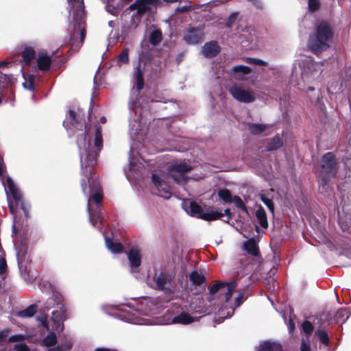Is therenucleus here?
Here are the masks:
<instances>
[{
	"label": "nucleus",
	"instance_id": "36",
	"mask_svg": "<svg viewBox=\"0 0 351 351\" xmlns=\"http://www.w3.org/2000/svg\"><path fill=\"white\" fill-rule=\"evenodd\" d=\"M315 335L318 337L320 342L324 345L328 346L329 343V339L328 333L324 330H318L315 332Z\"/></svg>",
	"mask_w": 351,
	"mask_h": 351
},
{
	"label": "nucleus",
	"instance_id": "41",
	"mask_svg": "<svg viewBox=\"0 0 351 351\" xmlns=\"http://www.w3.org/2000/svg\"><path fill=\"white\" fill-rule=\"evenodd\" d=\"M218 195L221 199H222L224 202H231L232 197L230 192L227 189H221L218 192Z\"/></svg>",
	"mask_w": 351,
	"mask_h": 351
},
{
	"label": "nucleus",
	"instance_id": "17",
	"mask_svg": "<svg viewBox=\"0 0 351 351\" xmlns=\"http://www.w3.org/2000/svg\"><path fill=\"white\" fill-rule=\"evenodd\" d=\"M135 69L136 89L133 88L132 90V97L129 102V108L130 109L134 108L135 105V101L134 100L133 97H136L138 95L140 90H141L143 88L144 85L142 71H141L139 67H137Z\"/></svg>",
	"mask_w": 351,
	"mask_h": 351
},
{
	"label": "nucleus",
	"instance_id": "43",
	"mask_svg": "<svg viewBox=\"0 0 351 351\" xmlns=\"http://www.w3.org/2000/svg\"><path fill=\"white\" fill-rule=\"evenodd\" d=\"M232 202L235 204L237 207L239 208L247 211L246 207L245 206L244 203L243 202L242 199L239 196H234Z\"/></svg>",
	"mask_w": 351,
	"mask_h": 351
},
{
	"label": "nucleus",
	"instance_id": "40",
	"mask_svg": "<svg viewBox=\"0 0 351 351\" xmlns=\"http://www.w3.org/2000/svg\"><path fill=\"white\" fill-rule=\"evenodd\" d=\"M161 39L162 34L161 32L158 30L154 31L151 33L149 36V41L154 45L158 44L160 42Z\"/></svg>",
	"mask_w": 351,
	"mask_h": 351
},
{
	"label": "nucleus",
	"instance_id": "59",
	"mask_svg": "<svg viewBox=\"0 0 351 351\" xmlns=\"http://www.w3.org/2000/svg\"><path fill=\"white\" fill-rule=\"evenodd\" d=\"M236 17H237L236 13L232 14L228 19V23H232L234 21V19H236Z\"/></svg>",
	"mask_w": 351,
	"mask_h": 351
},
{
	"label": "nucleus",
	"instance_id": "32",
	"mask_svg": "<svg viewBox=\"0 0 351 351\" xmlns=\"http://www.w3.org/2000/svg\"><path fill=\"white\" fill-rule=\"evenodd\" d=\"M350 313L347 308H341L335 314V319L338 323H344L349 317Z\"/></svg>",
	"mask_w": 351,
	"mask_h": 351
},
{
	"label": "nucleus",
	"instance_id": "26",
	"mask_svg": "<svg viewBox=\"0 0 351 351\" xmlns=\"http://www.w3.org/2000/svg\"><path fill=\"white\" fill-rule=\"evenodd\" d=\"M38 66L41 71H47L51 65V58L43 53L38 54Z\"/></svg>",
	"mask_w": 351,
	"mask_h": 351
},
{
	"label": "nucleus",
	"instance_id": "58",
	"mask_svg": "<svg viewBox=\"0 0 351 351\" xmlns=\"http://www.w3.org/2000/svg\"><path fill=\"white\" fill-rule=\"evenodd\" d=\"M135 324H152L150 322H148L147 319H143L142 321H138V322H134Z\"/></svg>",
	"mask_w": 351,
	"mask_h": 351
},
{
	"label": "nucleus",
	"instance_id": "24",
	"mask_svg": "<svg viewBox=\"0 0 351 351\" xmlns=\"http://www.w3.org/2000/svg\"><path fill=\"white\" fill-rule=\"evenodd\" d=\"M128 257L131 267V271L133 272L134 269L138 267L141 265V252L137 248H132L128 254Z\"/></svg>",
	"mask_w": 351,
	"mask_h": 351
},
{
	"label": "nucleus",
	"instance_id": "10",
	"mask_svg": "<svg viewBox=\"0 0 351 351\" xmlns=\"http://www.w3.org/2000/svg\"><path fill=\"white\" fill-rule=\"evenodd\" d=\"M191 169L192 167L189 162H176L168 167V173L176 183L183 184L186 182L185 173Z\"/></svg>",
	"mask_w": 351,
	"mask_h": 351
},
{
	"label": "nucleus",
	"instance_id": "21",
	"mask_svg": "<svg viewBox=\"0 0 351 351\" xmlns=\"http://www.w3.org/2000/svg\"><path fill=\"white\" fill-rule=\"evenodd\" d=\"M220 51L219 45L216 41H210L204 44L202 52L206 58L216 56Z\"/></svg>",
	"mask_w": 351,
	"mask_h": 351
},
{
	"label": "nucleus",
	"instance_id": "4",
	"mask_svg": "<svg viewBox=\"0 0 351 351\" xmlns=\"http://www.w3.org/2000/svg\"><path fill=\"white\" fill-rule=\"evenodd\" d=\"M82 189L83 191V193L84 194H89L88 198V205H87V210L89 214V220L90 222L92 223V225L99 229V230H101V227L100 224L102 223V221L101 219L100 215L97 213H93L90 208V202L92 199L94 200V202L99 204L101 200V189L99 188V184L97 182L95 181L93 179L92 183L89 184V188L88 190L86 186V181L85 180H82L81 182Z\"/></svg>",
	"mask_w": 351,
	"mask_h": 351
},
{
	"label": "nucleus",
	"instance_id": "52",
	"mask_svg": "<svg viewBox=\"0 0 351 351\" xmlns=\"http://www.w3.org/2000/svg\"><path fill=\"white\" fill-rule=\"evenodd\" d=\"M301 351H311V346L308 340H303L302 341Z\"/></svg>",
	"mask_w": 351,
	"mask_h": 351
},
{
	"label": "nucleus",
	"instance_id": "18",
	"mask_svg": "<svg viewBox=\"0 0 351 351\" xmlns=\"http://www.w3.org/2000/svg\"><path fill=\"white\" fill-rule=\"evenodd\" d=\"M245 300L244 293L243 291H240L237 293V296L234 298V300L230 299V302H226L224 304V308L230 309L227 312V315L226 316L221 317L222 318H228L232 316L233 314L234 309L239 306Z\"/></svg>",
	"mask_w": 351,
	"mask_h": 351
},
{
	"label": "nucleus",
	"instance_id": "56",
	"mask_svg": "<svg viewBox=\"0 0 351 351\" xmlns=\"http://www.w3.org/2000/svg\"><path fill=\"white\" fill-rule=\"evenodd\" d=\"M319 92H317L315 93V97H313V96L311 95H308L309 98H310V100H311V103H315L317 101L319 97Z\"/></svg>",
	"mask_w": 351,
	"mask_h": 351
},
{
	"label": "nucleus",
	"instance_id": "11",
	"mask_svg": "<svg viewBox=\"0 0 351 351\" xmlns=\"http://www.w3.org/2000/svg\"><path fill=\"white\" fill-rule=\"evenodd\" d=\"M302 71L301 73L303 81L314 79L322 71V64L313 61L310 58L302 60Z\"/></svg>",
	"mask_w": 351,
	"mask_h": 351
},
{
	"label": "nucleus",
	"instance_id": "57",
	"mask_svg": "<svg viewBox=\"0 0 351 351\" xmlns=\"http://www.w3.org/2000/svg\"><path fill=\"white\" fill-rule=\"evenodd\" d=\"M295 329L294 322L290 319L289 323V330L290 333H292Z\"/></svg>",
	"mask_w": 351,
	"mask_h": 351
},
{
	"label": "nucleus",
	"instance_id": "42",
	"mask_svg": "<svg viewBox=\"0 0 351 351\" xmlns=\"http://www.w3.org/2000/svg\"><path fill=\"white\" fill-rule=\"evenodd\" d=\"M38 322H40V325L45 328L47 330H50V326L48 323L47 316L45 314L37 316Z\"/></svg>",
	"mask_w": 351,
	"mask_h": 351
},
{
	"label": "nucleus",
	"instance_id": "7",
	"mask_svg": "<svg viewBox=\"0 0 351 351\" xmlns=\"http://www.w3.org/2000/svg\"><path fill=\"white\" fill-rule=\"evenodd\" d=\"M147 285L166 293H173L180 290L178 283L174 276L170 274L160 273L152 282L148 280Z\"/></svg>",
	"mask_w": 351,
	"mask_h": 351
},
{
	"label": "nucleus",
	"instance_id": "33",
	"mask_svg": "<svg viewBox=\"0 0 351 351\" xmlns=\"http://www.w3.org/2000/svg\"><path fill=\"white\" fill-rule=\"evenodd\" d=\"M267 126L263 124H254L251 123L248 125V129L251 133L254 134H261L266 131Z\"/></svg>",
	"mask_w": 351,
	"mask_h": 351
},
{
	"label": "nucleus",
	"instance_id": "35",
	"mask_svg": "<svg viewBox=\"0 0 351 351\" xmlns=\"http://www.w3.org/2000/svg\"><path fill=\"white\" fill-rule=\"evenodd\" d=\"M23 58L26 64H29L32 60L36 56V53L34 49L27 48L23 51Z\"/></svg>",
	"mask_w": 351,
	"mask_h": 351
},
{
	"label": "nucleus",
	"instance_id": "5",
	"mask_svg": "<svg viewBox=\"0 0 351 351\" xmlns=\"http://www.w3.org/2000/svg\"><path fill=\"white\" fill-rule=\"evenodd\" d=\"M184 208L186 213L193 217L206 221H213L220 219L223 213L211 206L202 207L195 202L187 201L184 203Z\"/></svg>",
	"mask_w": 351,
	"mask_h": 351
},
{
	"label": "nucleus",
	"instance_id": "64",
	"mask_svg": "<svg viewBox=\"0 0 351 351\" xmlns=\"http://www.w3.org/2000/svg\"><path fill=\"white\" fill-rule=\"evenodd\" d=\"M308 90H310V91H314L315 90L314 88H313L311 86H309Z\"/></svg>",
	"mask_w": 351,
	"mask_h": 351
},
{
	"label": "nucleus",
	"instance_id": "61",
	"mask_svg": "<svg viewBox=\"0 0 351 351\" xmlns=\"http://www.w3.org/2000/svg\"><path fill=\"white\" fill-rule=\"evenodd\" d=\"M188 9V7L186 6H182V7H180V8H178L176 11L178 12H185L186 10H187Z\"/></svg>",
	"mask_w": 351,
	"mask_h": 351
},
{
	"label": "nucleus",
	"instance_id": "27",
	"mask_svg": "<svg viewBox=\"0 0 351 351\" xmlns=\"http://www.w3.org/2000/svg\"><path fill=\"white\" fill-rule=\"evenodd\" d=\"M36 311L37 306L36 304H32L25 309L17 312L16 316L21 318H29L34 316Z\"/></svg>",
	"mask_w": 351,
	"mask_h": 351
},
{
	"label": "nucleus",
	"instance_id": "34",
	"mask_svg": "<svg viewBox=\"0 0 351 351\" xmlns=\"http://www.w3.org/2000/svg\"><path fill=\"white\" fill-rule=\"evenodd\" d=\"M190 280L194 285H200L204 281V276L202 273L195 271L191 274Z\"/></svg>",
	"mask_w": 351,
	"mask_h": 351
},
{
	"label": "nucleus",
	"instance_id": "39",
	"mask_svg": "<svg viewBox=\"0 0 351 351\" xmlns=\"http://www.w3.org/2000/svg\"><path fill=\"white\" fill-rule=\"evenodd\" d=\"M129 61V50L124 49L117 57V62L119 65L126 64Z\"/></svg>",
	"mask_w": 351,
	"mask_h": 351
},
{
	"label": "nucleus",
	"instance_id": "60",
	"mask_svg": "<svg viewBox=\"0 0 351 351\" xmlns=\"http://www.w3.org/2000/svg\"><path fill=\"white\" fill-rule=\"evenodd\" d=\"M9 208H10V213L12 214L14 217H15V211H14V206H13L12 204L10 202H9Z\"/></svg>",
	"mask_w": 351,
	"mask_h": 351
},
{
	"label": "nucleus",
	"instance_id": "1",
	"mask_svg": "<svg viewBox=\"0 0 351 351\" xmlns=\"http://www.w3.org/2000/svg\"><path fill=\"white\" fill-rule=\"evenodd\" d=\"M85 136L84 138H77V143L80 149V156L81 167L83 174L88 179L90 183V168L96 163V157L102 147V136L99 128L95 130L94 147L95 149L90 146V129L85 127Z\"/></svg>",
	"mask_w": 351,
	"mask_h": 351
},
{
	"label": "nucleus",
	"instance_id": "31",
	"mask_svg": "<svg viewBox=\"0 0 351 351\" xmlns=\"http://www.w3.org/2000/svg\"><path fill=\"white\" fill-rule=\"evenodd\" d=\"M256 216L261 226L265 228L267 227V219L266 213L262 208H259L256 212Z\"/></svg>",
	"mask_w": 351,
	"mask_h": 351
},
{
	"label": "nucleus",
	"instance_id": "48",
	"mask_svg": "<svg viewBox=\"0 0 351 351\" xmlns=\"http://www.w3.org/2000/svg\"><path fill=\"white\" fill-rule=\"evenodd\" d=\"M25 339V335L19 334L12 335L9 337L10 342H21Z\"/></svg>",
	"mask_w": 351,
	"mask_h": 351
},
{
	"label": "nucleus",
	"instance_id": "22",
	"mask_svg": "<svg viewBox=\"0 0 351 351\" xmlns=\"http://www.w3.org/2000/svg\"><path fill=\"white\" fill-rule=\"evenodd\" d=\"M250 67L243 65L234 66L230 72L231 75L237 80H244L247 79V75L251 73Z\"/></svg>",
	"mask_w": 351,
	"mask_h": 351
},
{
	"label": "nucleus",
	"instance_id": "13",
	"mask_svg": "<svg viewBox=\"0 0 351 351\" xmlns=\"http://www.w3.org/2000/svg\"><path fill=\"white\" fill-rule=\"evenodd\" d=\"M162 175L153 173L152 180L154 187L156 189L155 193L165 199H169L171 196V191L169 184L164 180Z\"/></svg>",
	"mask_w": 351,
	"mask_h": 351
},
{
	"label": "nucleus",
	"instance_id": "25",
	"mask_svg": "<svg viewBox=\"0 0 351 351\" xmlns=\"http://www.w3.org/2000/svg\"><path fill=\"white\" fill-rule=\"evenodd\" d=\"M256 351H282V347L276 342L264 341L256 348Z\"/></svg>",
	"mask_w": 351,
	"mask_h": 351
},
{
	"label": "nucleus",
	"instance_id": "28",
	"mask_svg": "<svg viewBox=\"0 0 351 351\" xmlns=\"http://www.w3.org/2000/svg\"><path fill=\"white\" fill-rule=\"evenodd\" d=\"M244 249L250 254L256 256L258 255V249L254 239H250L244 243Z\"/></svg>",
	"mask_w": 351,
	"mask_h": 351
},
{
	"label": "nucleus",
	"instance_id": "23",
	"mask_svg": "<svg viewBox=\"0 0 351 351\" xmlns=\"http://www.w3.org/2000/svg\"><path fill=\"white\" fill-rule=\"evenodd\" d=\"M154 305L152 302L143 299L136 304L135 311L142 315H150L154 313Z\"/></svg>",
	"mask_w": 351,
	"mask_h": 351
},
{
	"label": "nucleus",
	"instance_id": "49",
	"mask_svg": "<svg viewBox=\"0 0 351 351\" xmlns=\"http://www.w3.org/2000/svg\"><path fill=\"white\" fill-rule=\"evenodd\" d=\"M319 5V0H308V9L313 12L318 9Z\"/></svg>",
	"mask_w": 351,
	"mask_h": 351
},
{
	"label": "nucleus",
	"instance_id": "37",
	"mask_svg": "<svg viewBox=\"0 0 351 351\" xmlns=\"http://www.w3.org/2000/svg\"><path fill=\"white\" fill-rule=\"evenodd\" d=\"M57 338L53 332H50L44 339L43 343L47 347H51L56 343Z\"/></svg>",
	"mask_w": 351,
	"mask_h": 351
},
{
	"label": "nucleus",
	"instance_id": "6",
	"mask_svg": "<svg viewBox=\"0 0 351 351\" xmlns=\"http://www.w3.org/2000/svg\"><path fill=\"white\" fill-rule=\"evenodd\" d=\"M237 286V285L235 281L217 282L210 287L208 300L211 302L214 299L218 298L221 301H225L226 304V302H230V299Z\"/></svg>",
	"mask_w": 351,
	"mask_h": 351
},
{
	"label": "nucleus",
	"instance_id": "30",
	"mask_svg": "<svg viewBox=\"0 0 351 351\" xmlns=\"http://www.w3.org/2000/svg\"><path fill=\"white\" fill-rule=\"evenodd\" d=\"M73 343L70 339L65 338L60 346L49 348L47 351H69L71 349Z\"/></svg>",
	"mask_w": 351,
	"mask_h": 351
},
{
	"label": "nucleus",
	"instance_id": "8",
	"mask_svg": "<svg viewBox=\"0 0 351 351\" xmlns=\"http://www.w3.org/2000/svg\"><path fill=\"white\" fill-rule=\"evenodd\" d=\"M159 3V0H136L134 3L130 5L128 10L134 11L132 16L134 27H136L143 14L152 12Z\"/></svg>",
	"mask_w": 351,
	"mask_h": 351
},
{
	"label": "nucleus",
	"instance_id": "53",
	"mask_svg": "<svg viewBox=\"0 0 351 351\" xmlns=\"http://www.w3.org/2000/svg\"><path fill=\"white\" fill-rule=\"evenodd\" d=\"M15 351H29L28 347L25 343H19L14 346Z\"/></svg>",
	"mask_w": 351,
	"mask_h": 351
},
{
	"label": "nucleus",
	"instance_id": "62",
	"mask_svg": "<svg viewBox=\"0 0 351 351\" xmlns=\"http://www.w3.org/2000/svg\"><path fill=\"white\" fill-rule=\"evenodd\" d=\"M224 212H225L226 215L228 217V219H230L231 218V213H230V210L229 209H226Z\"/></svg>",
	"mask_w": 351,
	"mask_h": 351
},
{
	"label": "nucleus",
	"instance_id": "29",
	"mask_svg": "<svg viewBox=\"0 0 351 351\" xmlns=\"http://www.w3.org/2000/svg\"><path fill=\"white\" fill-rule=\"evenodd\" d=\"M106 245L107 248L112 253H119L123 250V246L120 243L114 242L110 238H105Z\"/></svg>",
	"mask_w": 351,
	"mask_h": 351
},
{
	"label": "nucleus",
	"instance_id": "20",
	"mask_svg": "<svg viewBox=\"0 0 351 351\" xmlns=\"http://www.w3.org/2000/svg\"><path fill=\"white\" fill-rule=\"evenodd\" d=\"M63 304V298L62 295L58 292H54L45 302L44 310L49 311L52 308L56 309L58 307H61V305Z\"/></svg>",
	"mask_w": 351,
	"mask_h": 351
},
{
	"label": "nucleus",
	"instance_id": "47",
	"mask_svg": "<svg viewBox=\"0 0 351 351\" xmlns=\"http://www.w3.org/2000/svg\"><path fill=\"white\" fill-rule=\"evenodd\" d=\"M10 333V330L8 328H5L2 330H0V344L6 341Z\"/></svg>",
	"mask_w": 351,
	"mask_h": 351
},
{
	"label": "nucleus",
	"instance_id": "2",
	"mask_svg": "<svg viewBox=\"0 0 351 351\" xmlns=\"http://www.w3.org/2000/svg\"><path fill=\"white\" fill-rule=\"evenodd\" d=\"M332 36L329 25L322 22L317 26L315 33L310 36L308 46L313 53H319L329 47Z\"/></svg>",
	"mask_w": 351,
	"mask_h": 351
},
{
	"label": "nucleus",
	"instance_id": "63",
	"mask_svg": "<svg viewBox=\"0 0 351 351\" xmlns=\"http://www.w3.org/2000/svg\"><path fill=\"white\" fill-rule=\"evenodd\" d=\"M100 121H101L102 123H106V119L104 117H102L100 119Z\"/></svg>",
	"mask_w": 351,
	"mask_h": 351
},
{
	"label": "nucleus",
	"instance_id": "3",
	"mask_svg": "<svg viewBox=\"0 0 351 351\" xmlns=\"http://www.w3.org/2000/svg\"><path fill=\"white\" fill-rule=\"evenodd\" d=\"M69 12L73 16V38L80 37V45L86 36L83 0H68Z\"/></svg>",
	"mask_w": 351,
	"mask_h": 351
},
{
	"label": "nucleus",
	"instance_id": "46",
	"mask_svg": "<svg viewBox=\"0 0 351 351\" xmlns=\"http://www.w3.org/2000/svg\"><path fill=\"white\" fill-rule=\"evenodd\" d=\"M302 329L305 333L310 334L313 330V326L310 322L305 321L302 324Z\"/></svg>",
	"mask_w": 351,
	"mask_h": 351
},
{
	"label": "nucleus",
	"instance_id": "55",
	"mask_svg": "<svg viewBox=\"0 0 351 351\" xmlns=\"http://www.w3.org/2000/svg\"><path fill=\"white\" fill-rule=\"evenodd\" d=\"M251 2L254 6L257 8H262L263 3L261 0H247Z\"/></svg>",
	"mask_w": 351,
	"mask_h": 351
},
{
	"label": "nucleus",
	"instance_id": "12",
	"mask_svg": "<svg viewBox=\"0 0 351 351\" xmlns=\"http://www.w3.org/2000/svg\"><path fill=\"white\" fill-rule=\"evenodd\" d=\"M322 176L323 182L325 184L330 176H335L337 171L335 167V156L331 152H328L322 158Z\"/></svg>",
	"mask_w": 351,
	"mask_h": 351
},
{
	"label": "nucleus",
	"instance_id": "50",
	"mask_svg": "<svg viewBox=\"0 0 351 351\" xmlns=\"http://www.w3.org/2000/svg\"><path fill=\"white\" fill-rule=\"evenodd\" d=\"M17 261L20 267H23V262L25 261V252L21 251L17 253Z\"/></svg>",
	"mask_w": 351,
	"mask_h": 351
},
{
	"label": "nucleus",
	"instance_id": "44",
	"mask_svg": "<svg viewBox=\"0 0 351 351\" xmlns=\"http://www.w3.org/2000/svg\"><path fill=\"white\" fill-rule=\"evenodd\" d=\"M261 200L264 202V204L269 209V210L273 213L274 208V204H273L271 199L265 197V195L264 194H262L261 195Z\"/></svg>",
	"mask_w": 351,
	"mask_h": 351
},
{
	"label": "nucleus",
	"instance_id": "45",
	"mask_svg": "<svg viewBox=\"0 0 351 351\" xmlns=\"http://www.w3.org/2000/svg\"><path fill=\"white\" fill-rule=\"evenodd\" d=\"M245 61L247 63L253 64L256 65L265 66L267 65V62L258 58H247Z\"/></svg>",
	"mask_w": 351,
	"mask_h": 351
},
{
	"label": "nucleus",
	"instance_id": "15",
	"mask_svg": "<svg viewBox=\"0 0 351 351\" xmlns=\"http://www.w3.org/2000/svg\"><path fill=\"white\" fill-rule=\"evenodd\" d=\"M204 38V27H189L184 35V41L189 45H195Z\"/></svg>",
	"mask_w": 351,
	"mask_h": 351
},
{
	"label": "nucleus",
	"instance_id": "51",
	"mask_svg": "<svg viewBox=\"0 0 351 351\" xmlns=\"http://www.w3.org/2000/svg\"><path fill=\"white\" fill-rule=\"evenodd\" d=\"M23 86L27 90H34V86L33 84L32 79L31 78L29 80H28V81L26 80L25 82H23Z\"/></svg>",
	"mask_w": 351,
	"mask_h": 351
},
{
	"label": "nucleus",
	"instance_id": "9",
	"mask_svg": "<svg viewBox=\"0 0 351 351\" xmlns=\"http://www.w3.org/2000/svg\"><path fill=\"white\" fill-rule=\"evenodd\" d=\"M234 99L241 103H252L256 99V94L251 88L241 84H234L229 88Z\"/></svg>",
	"mask_w": 351,
	"mask_h": 351
},
{
	"label": "nucleus",
	"instance_id": "54",
	"mask_svg": "<svg viewBox=\"0 0 351 351\" xmlns=\"http://www.w3.org/2000/svg\"><path fill=\"white\" fill-rule=\"evenodd\" d=\"M106 11L113 15H116L118 12V9L112 5H111L109 3L106 6Z\"/></svg>",
	"mask_w": 351,
	"mask_h": 351
},
{
	"label": "nucleus",
	"instance_id": "14",
	"mask_svg": "<svg viewBox=\"0 0 351 351\" xmlns=\"http://www.w3.org/2000/svg\"><path fill=\"white\" fill-rule=\"evenodd\" d=\"M176 312L172 317L167 319L166 320H159L156 322L158 324H189L195 321L194 317L191 316L186 312L179 311V308H176Z\"/></svg>",
	"mask_w": 351,
	"mask_h": 351
},
{
	"label": "nucleus",
	"instance_id": "38",
	"mask_svg": "<svg viewBox=\"0 0 351 351\" xmlns=\"http://www.w3.org/2000/svg\"><path fill=\"white\" fill-rule=\"evenodd\" d=\"M282 145V142L280 137L276 136L273 138L268 144L267 150H275Z\"/></svg>",
	"mask_w": 351,
	"mask_h": 351
},
{
	"label": "nucleus",
	"instance_id": "16",
	"mask_svg": "<svg viewBox=\"0 0 351 351\" xmlns=\"http://www.w3.org/2000/svg\"><path fill=\"white\" fill-rule=\"evenodd\" d=\"M66 318V308L63 304L61 307H58L51 313V319L53 323L52 329L56 331H62L64 328L63 322Z\"/></svg>",
	"mask_w": 351,
	"mask_h": 351
},
{
	"label": "nucleus",
	"instance_id": "19",
	"mask_svg": "<svg viewBox=\"0 0 351 351\" xmlns=\"http://www.w3.org/2000/svg\"><path fill=\"white\" fill-rule=\"evenodd\" d=\"M67 131H72L73 128L82 130L83 125L80 123L78 117L74 110H69V114L63 123Z\"/></svg>",
	"mask_w": 351,
	"mask_h": 351
}]
</instances>
